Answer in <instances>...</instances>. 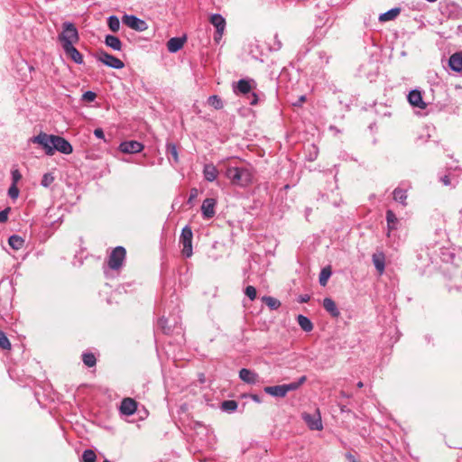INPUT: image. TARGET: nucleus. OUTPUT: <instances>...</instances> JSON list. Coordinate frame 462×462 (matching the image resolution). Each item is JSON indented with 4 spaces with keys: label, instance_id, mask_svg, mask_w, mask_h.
I'll list each match as a JSON object with an SVG mask.
<instances>
[{
    "label": "nucleus",
    "instance_id": "nucleus-1",
    "mask_svg": "<svg viewBox=\"0 0 462 462\" xmlns=\"http://www.w3.org/2000/svg\"><path fill=\"white\" fill-rule=\"evenodd\" d=\"M233 185L245 187L253 180V172L247 167L228 166L225 173Z\"/></svg>",
    "mask_w": 462,
    "mask_h": 462
},
{
    "label": "nucleus",
    "instance_id": "nucleus-2",
    "mask_svg": "<svg viewBox=\"0 0 462 462\" xmlns=\"http://www.w3.org/2000/svg\"><path fill=\"white\" fill-rule=\"evenodd\" d=\"M61 43L62 49L74 45L79 40V35L77 27L70 22L62 23V32L58 36Z\"/></svg>",
    "mask_w": 462,
    "mask_h": 462
},
{
    "label": "nucleus",
    "instance_id": "nucleus-3",
    "mask_svg": "<svg viewBox=\"0 0 462 462\" xmlns=\"http://www.w3.org/2000/svg\"><path fill=\"white\" fill-rule=\"evenodd\" d=\"M253 85H255L254 79H242L236 82V85L234 87V92L236 94H243L249 95L251 94L252 99L250 100V105L254 106L258 102L257 95L254 92H252Z\"/></svg>",
    "mask_w": 462,
    "mask_h": 462
},
{
    "label": "nucleus",
    "instance_id": "nucleus-4",
    "mask_svg": "<svg viewBox=\"0 0 462 462\" xmlns=\"http://www.w3.org/2000/svg\"><path fill=\"white\" fill-rule=\"evenodd\" d=\"M126 250L125 247L118 245L115 247L110 253L107 259V265L111 270L117 271L122 266L125 260Z\"/></svg>",
    "mask_w": 462,
    "mask_h": 462
},
{
    "label": "nucleus",
    "instance_id": "nucleus-5",
    "mask_svg": "<svg viewBox=\"0 0 462 462\" xmlns=\"http://www.w3.org/2000/svg\"><path fill=\"white\" fill-rule=\"evenodd\" d=\"M193 233L189 226H185L180 233V243L182 245V254L189 258L192 255Z\"/></svg>",
    "mask_w": 462,
    "mask_h": 462
},
{
    "label": "nucleus",
    "instance_id": "nucleus-6",
    "mask_svg": "<svg viewBox=\"0 0 462 462\" xmlns=\"http://www.w3.org/2000/svg\"><path fill=\"white\" fill-rule=\"evenodd\" d=\"M54 135L41 132L38 135L31 138V142L41 145L47 155H52V143Z\"/></svg>",
    "mask_w": 462,
    "mask_h": 462
},
{
    "label": "nucleus",
    "instance_id": "nucleus-7",
    "mask_svg": "<svg viewBox=\"0 0 462 462\" xmlns=\"http://www.w3.org/2000/svg\"><path fill=\"white\" fill-rule=\"evenodd\" d=\"M97 59L109 68L121 69L125 67V63L121 60L105 51H99Z\"/></svg>",
    "mask_w": 462,
    "mask_h": 462
},
{
    "label": "nucleus",
    "instance_id": "nucleus-8",
    "mask_svg": "<svg viewBox=\"0 0 462 462\" xmlns=\"http://www.w3.org/2000/svg\"><path fill=\"white\" fill-rule=\"evenodd\" d=\"M301 418L310 430H321L323 429L321 416L319 410H317L313 414L303 412L301 414Z\"/></svg>",
    "mask_w": 462,
    "mask_h": 462
},
{
    "label": "nucleus",
    "instance_id": "nucleus-9",
    "mask_svg": "<svg viewBox=\"0 0 462 462\" xmlns=\"http://www.w3.org/2000/svg\"><path fill=\"white\" fill-rule=\"evenodd\" d=\"M122 22L129 28L134 29L137 32H143L148 28L147 23L144 20H142L133 14H125L122 18Z\"/></svg>",
    "mask_w": 462,
    "mask_h": 462
},
{
    "label": "nucleus",
    "instance_id": "nucleus-10",
    "mask_svg": "<svg viewBox=\"0 0 462 462\" xmlns=\"http://www.w3.org/2000/svg\"><path fill=\"white\" fill-rule=\"evenodd\" d=\"M52 154L58 151L63 154H70L73 151L72 145L63 137L54 135L52 143Z\"/></svg>",
    "mask_w": 462,
    "mask_h": 462
},
{
    "label": "nucleus",
    "instance_id": "nucleus-11",
    "mask_svg": "<svg viewBox=\"0 0 462 462\" xmlns=\"http://www.w3.org/2000/svg\"><path fill=\"white\" fill-rule=\"evenodd\" d=\"M210 23L216 28L217 32L215 40L217 41V39H220L224 33L226 28V20L221 14H214L210 17Z\"/></svg>",
    "mask_w": 462,
    "mask_h": 462
},
{
    "label": "nucleus",
    "instance_id": "nucleus-12",
    "mask_svg": "<svg viewBox=\"0 0 462 462\" xmlns=\"http://www.w3.org/2000/svg\"><path fill=\"white\" fill-rule=\"evenodd\" d=\"M143 149V143L138 141H125L120 143L119 150L124 153H137Z\"/></svg>",
    "mask_w": 462,
    "mask_h": 462
},
{
    "label": "nucleus",
    "instance_id": "nucleus-13",
    "mask_svg": "<svg viewBox=\"0 0 462 462\" xmlns=\"http://www.w3.org/2000/svg\"><path fill=\"white\" fill-rule=\"evenodd\" d=\"M407 98L409 103L414 107L425 109L427 106V104L422 99L421 92L418 89L411 90Z\"/></svg>",
    "mask_w": 462,
    "mask_h": 462
},
{
    "label": "nucleus",
    "instance_id": "nucleus-14",
    "mask_svg": "<svg viewBox=\"0 0 462 462\" xmlns=\"http://www.w3.org/2000/svg\"><path fill=\"white\" fill-rule=\"evenodd\" d=\"M137 409V402L132 398H124L121 402L119 411L121 414L133 415Z\"/></svg>",
    "mask_w": 462,
    "mask_h": 462
},
{
    "label": "nucleus",
    "instance_id": "nucleus-15",
    "mask_svg": "<svg viewBox=\"0 0 462 462\" xmlns=\"http://www.w3.org/2000/svg\"><path fill=\"white\" fill-rule=\"evenodd\" d=\"M239 377L242 381L249 384H256L259 381V375L247 368H242L239 371Z\"/></svg>",
    "mask_w": 462,
    "mask_h": 462
},
{
    "label": "nucleus",
    "instance_id": "nucleus-16",
    "mask_svg": "<svg viewBox=\"0 0 462 462\" xmlns=\"http://www.w3.org/2000/svg\"><path fill=\"white\" fill-rule=\"evenodd\" d=\"M65 54L73 60L76 64L81 65L83 64V56L82 54L74 47V45L63 48Z\"/></svg>",
    "mask_w": 462,
    "mask_h": 462
},
{
    "label": "nucleus",
    "instance_id": "nucleus-17",
    "mask_svg": "<svg viewBox=\"0 0 462 462\" xmlns=\"http://www.w3.org/2000/svg\"><path fill=\"white\" fill-rule=\"evenodd\" d=\"M185 42L186 37H172L167 42V49L170 52L175 53L183 47Z\"/></svg>",
    "mask_w": 462,
    "mask_h": 462
},
{
    "label": "nucleus",
    "instance_id": "nucleus-18",
    "mask_svg": "<svg viewBox=\"0 0 462 462\" xmlns=\"http://www.w3.org/2000/svg\"><path fill=\"white\" fill-rule=\"evenodd\" d=\"M263 391L265 393L278 398H283L287 395L284 384L266 386Z\"/></svg>",
    "mask_w": 462,
    "mask_h": 462
},
{
    "label": "nucleus",
    "instance_id": "nucleus-19",
    "mask_svg": "<svg viewBox=\"0 0 462 462\" xmlns=\"http://www.w3.org/2000/svg\"><path fill=\"white\" fill-rule=\"evenodd\" d=\"M448 65L451 70L462 71V52H455L449 57Z\"/></svg>",
    "mask_w": 462,
    "mask_h": 462
},
{
    "label": "nucleus",
    "instance_id": "nucleus-20",
    "mask_svg": "<svg viewBox=\"0 0 462 462\" xmlns=\"http://www.w3.org/2000/svg\"><path fill=\"white\" fill-rule=\"evenodd\" d=\"M323 308L331 315L333 318H337L340 315V311L337 307L336 302L331 298H325L323 300Z\"/></svg>",
    "mask_w": 462,
    "mask_h": 462
},
{
    "label": "nucleus",
    "instance_id": "nucleus-21",
    "mask_svg": "<svg viewBox=\"0 0 462 462\" xmlns=\"http://www.w3.org/2000/svg\"><path fill=\"white\" fill-rule=\"evenodd\" d=\"M218 174V171L213 163H208L204 165L203 175L206 180L214 181Z\"/></svg>",
    "mask_w": 462,
    "mask_h": 462
},
{
    "label": "nucleus",
    "instance_id": "nucleus-22",
    "mask_svg": "<svg viewBox=\"0 0 462 462\" xmlns=\"http://www.w3.org/2000/svg\"><path fill=\"white\" fill-rule=\"evenodd\" d=\"M372 260L379 274H383L385 269V256L383 253L374 254L372 256Z\"/></svg>",
    "mask_w": 462,
    "mask_h": 462
},
{
    "label": "nucleus",
    "instance_id": "nucleus-23",
    "mask_svg": "<svg viewBox=\"0 0 462 462\" xmlns=\"http://www.w3.org/2000/svg\"><path fill=\"white\" fill-rule=\"evenodd\" d=\"M386 221H387V229H388V236H390V233L393 230H396L399 226V219L397 218L396 215L393 212V210L389 209L386 212Z\"/></svg>",
    "mask_w": 462,
    "mask_h": 462
},
{
    "label": "nucleus",
    "instance_id": "nucleus-24",
    "mask_svg": "<svg viewBox=\"0 0 462 462\" xmlns=\"http://www.w3.org/2000/svg\"><path fill=\"white\" fill-rule=\"evenodd\" d=\"M105 44L113 49L114 51H121L122 50V42L117 36L107 34L105 37Z\"/></svg>",
    "mask_w": 462,
    "mask_h": 462
},
{
    "label": "nucleus",
    "instance_id": "nucleus-25",
    "mask_svg": "<svg viewBox=\"0 0 462 462\" xmlns=\"http://www.w3.org/2000/svg\"><path fill=\"white\" fill-rule=\"evenodd\" d=\"M166 153L168 155V160L171 163H178L179 162V153L177 150V146L172 143H168L166 144Z\"/></svg>",
    "mask_w": 462,
    "mask_h": 462
},
{
    "label": "nucleus",
    "instance_id": "nucleus-26",
    "mask_svg": "<svg viewBox=\"0 0 462 462\" xmlns=\"http://www.w3.org/2000/svg\"><path fill=\"white\" fill-rule=\"evenodd\" d=\"M401 13V8L394 7L379 15V21L382 23L394 20Z\"/></svg>",
    "mask_w": 462,
    "mask_h": 462
},
{
    "label": "nucleus",
    "instance_id": "nucleus-27",
    "mask_svg": "<svg viewBox=\"0 0 462 462\" xmlns=\"http://www.w3.org/2000/svg\"><path fill=\"white\" fill-rule=\"evenodd\" d=\"M297 321L301 329L305 332H310L313 329V324L308 317L300 314L297 317Z\"/></svg>",
    "mask_w": 462,
    "mask_h": 462
},
{
    "label": "nucleus",
    "instance_id": "nucleus-28",
    "mask_svg": "<svg viewBox=\"0 0 462 462\" xmlns=\"http://www.w3.org/2000/svg\"><path fill=\"white\" fill-rule=\"evenodd\" d=\"M306 381H307V376L302 375L295 382H292L290 383H285L284 386L286 389V393H288L289 392L298 390Z\"/></svg>",
    "mask_w": 462,
    "mask_h": 462
},
{
    "label": "nucleus",
    "instance_id": "nucleus-29",
    "mask_svg": "<svg viewBox=\"0 0 462 462\" xmlns=\"http://www.w3.org/2000/svg\"><path fill=\"white\" fill-rule=\"evenodd\" d=\"M332 274L331 267L326 266L321 269V272L319 273V282L321 286H326L328 283V279L330 278Z\"/></svg>",
    "mask_w": 462,
    "mask_h": 462
},
{
    "label": "nucleus",
    "instance_id": "nucleus-30",
    "mask_svg": "<svg viewBox=\"0 0 462 462\" xmlns=\"http://www.w3.org/2000/svg\"><path fill=\"white\" fill-rule=\"evenodd\" d=\"M8 243L13 249L19 250L23 246L24 240L20 236L13 235L9 237Z\"/></svg>",
    "mask_w": 462,
    "mask_h": 462
},
{
    "label": "nucleus",
    "instance_id": "nucleus-31",
    "mask_svg": "<svg viewBox=\"0 0 462 462\" xmlns=\"http://www.w3.org/2000/svg\"><path fill=\"white\" fill-rule=\"evenodd\" d=\"M262 301L264 302L272 310H277L281 307V301L271 296H263Z\"/></svg>",
    "mask_w": 462,
    "mask_h": 462
},
{
    "label": "nucleus",
    "instance_id": "nucleus-32",
    "mask_svg": "<svg viewBox=\"0 0 462 462\" xmlns=\"http://www.w3.org/2000/svg\"><path fill=\"white\" fill-rule=\"evenodd\" d=\"M393 195L395 202H403L407 199V189L402 187H397L393 190Z\"/></svg>",
    "mask_w": 462,
    "mask_h": 462
},
{
    "label": "nucleus",
    "instance_id": "nucleus-33",
    "mask_svg": "<svg viewBox=\"0 0 462 462\" xmlns=\"http://www.w3.org/2000/svg\"><path fill=\"white\" fill-rule=\"evenodd\" d=\"M82 361L88 367H93L97 364V358L93 353L85 352L82 354Z\"/></svg>",
    "mask_w": 462,
    "mask_h": 462
},
{
    "label": "nucleus",
    "instance_id": "nucleus-34",
    "mask_svg": "<svg viewBox=\"0 0 462 462\" xmlns=\"http://www.w3.org/2000/svg\"><path fill=\"white\" fill-rule=\"evenodd\" d=\"M201 210L203 217L209 219L215 215V204H202Z\"/></svg>",
    "mask_w": 462,
    "mask_h": 462
},
{
    "label": "nucleus",
    "instance_id": "nucleus-35",
    "mask_svg": "<svg viewBox=\"0 0 462 462\" xmlns=\"http://www.w3.org/2000/svg\"><path fill=\"white\" fill-rule=\"evenodd\" d=\"M107 26L113 32H116L120 29V21L116 15H110L107 18Z\"/></svg>",
    "mask_w": 462,
    "mask_h": 462
},
{
    "label": "nucleus",
    "instance_id": "nucleus-36",
    "mask_svg": "<svg viewBox=\"0 0 462 462\" xmlns=\"http://www.w3.org/2000/svg\"><path fill=\"white\" fill-rule=\"evenodd\" d=\"M237 407L238 403L234 400L224 401L221 403V409L226 412H233L237 409Z\"/></svg>",
    "mask_w": 462,
    "mask_h": 462
},
{
    "label": "nucleus",
    "instance_id": "nucleus-37",
    "mask_svg": "<svg viewBox=\"0 0 462 462\" xmlns=\"http://www.w3.org/2000/svg\"><path fill=\"white\" fill-rule=\"evenodd\" d=\"M208 104L217 110H219L224 106L222 99L217 95L210 96L208 98Z\"/></svg>",
    "mask_w": 462,
    "mask_h": 462
},
{
    "label": "nucleus",
    "instance_id": "nucleus-38",
    "mask_svg": "<svg viewBox=\"0 0 462 462\" xmlns=\"http://www.w3.org/2000/svg\"><path fill=\"white\" fill-rule=\"evenodd\" d=\"M158 326L160 327L162 331L166 335H169L171 332V327L168 324V319L164 317L159 319Z\"/></svg>",
    "mask_w": 462,
    "mask_h": 462
},
{
    "label": "nucleus",
    "instance_id": "nucleus-39",
    "mask_svg": "<svg viewBox=\"0 0 462 462\" xmlns=\"http://www.w3.org/2000/svg\"><path fill=\"white\" fill-rule=\"evenodd\" d=\"M0 348L3 350H10L11 343L6 337L5 333L0 329Z\"/></svg>",
    "mask_w": 462,
    "mask_h": 462
},
{
    "label": "nucleus",
    "instance_id": "nucleus-40",
    "mask_svg": "<svg viewBox=\"0 0 462 462\" xmlns=\"http://www.w3.org/2000/svg\"><path fill=\"white\" fill-rule=\"evenodd\" d=\"M97 456L92 449H86L82 454L83 462H96Z\"/></svg>",
    "mask_w": 462,
    "mask_h": 462
},
{
    "label": "nucleus",
    "instance_id": "nucleus-41",
    "mask_svg": "<svg viewBox=\"0 0 462 462\" xmlns=\"http://www.w3.org/2000/svg\"><path fill=\"white\" fill-rule=\"evenodd\" d=\"M439 181L444 185V186H452V187H455L457 183V180H452L451 177H450V173L448 174H445L443 176H440L439 177Z\"/></svg>",
    "mask_w": 462,
    "mask_h": 462
},
{
    "label": "nucleus",
    "instance_id": "nucleus-42",
    "mask_svg": "<svg viewBox=\"0 0 462 462\" xmlns=\"http://www.w3.org/2000/svg\"><path fill=\"white\" fill-rule=\"evenodd\" d=\"M245 294L250 299V300H254L257 294L256 289L252 285H248L245 289Z\"/></svg>",
    "mask_w": 462,
    "mask_h": 462
},
{
    "label": "nucleus",
    "instance_id": "nucleus-43",
    "mask_svg": "<svg viewBox=\"0 0 462 462\" xmlns=\"http://www.w3.org/2000/svg\"><path fill=\"white\" fill-rule=\"evenodd\" d=\"M8 196L11 199L14 200L19 196V189L17 188V185L12 184L10 188L8 189Z\"/></svg>",
    "mask_w": 462,
    "mask_h": 462
},
{
    "label": "nucleus",
    "instance_id": "nucleus-44",
    "mask_svg": "<svg viewBox=\"0 0 462 462\" xmlns=\"http://www.w3.org/2000/svg\"><path fill=\"white\" fill-rule=\"evenodd\" d=\"M53 180L54 177L51 173H45L42 179V185L43 187H49Z\"/></svg>",
    "mask_w": 462,
    "mask_h": 462
},
{
    "label": "nucleus",
    "instance_id": "nucleus-45",
    "mask_svg": "<svg viewBox=\"0 0 462 462\" xmlns=\"http://www.w3.org/2000/svg\"><path fill=\"white\" fill-rule=\"evenodd\" d=\"M96 97L97 94L91 90L86 91L82 96V99L87 102H93Z\"/></svg>",
    "mask_w": 462,
    "mask_h": 462
},
{
    "label": "nucleus",
    "instance_id": "nucleus-46",
    "mask_svg": "<svg viewBox=\"0 0 462 462\" xmlns=\"http://www.w3.org/2000/svg\"><path fill=\"white\" fill-rule=\"evenodd\" d=\"M11 174H12V184L16 185L17 182L21 180L22 175L17 169L12 170Z\"/></svg>",
    "mask_w": 462,
    "mask_h": 462
},
{
    "label": "nucleus",
    "instance_id": "nucleus-47",
    "mask_svg": "<svg viewBox=\"0 0 462 462\" xmlns=\"http://www.w3.org/2000/svg\"><path fill=\"white\" fill-rule=\"evenodd\" d=\"M61 209V206H58V207H54V206H51L48 208L47 209V217H49V220L50 222H53L55 221V219L52 220V213L55 211V210H60Z\"/></svg>",
    "mask_w": 462,
    "mask_h": 462
},
{
    "label": "nucleus",
    "instance_id": "nucleus-48",
    "mask_svg": "<svg viewBox=\"0 0 462 462\" xmlns=\"http://www.w3.org/2000/svg\"><path fill=\"white\" fill-rule=\"evenodd\" d=\"M10 210V208H6L0 211V223H5L7 221Z\"/></svg>",
    "mask_w": 462,
    "mask_h": 462
},
{
    "label": "nucleus",
    "instance_id": "nucleus-49",
    "mask_svg": "<svg viewBox=\"0 0 462 462\" xmlns=\"http://www.w3.org/2000/svg\"><path fill=\"white\" fill-rule=\"evenodd\" d=\"M282 42L280 41V39L278 37V34H275L274 35V43L272 46V50L279 51L282 48Z\"/></svg>",
    "mask_w": 462,
    "mask_h": 462
},
{
    "label": "nucleus",
    "instance_id": "nucleus-50",
    "mask_svg": "<svg viewBox=\"0 0 462 462\" xmlns=\"http://www.w3.org/2000/svg\"><path fill=\"white\" fill-rule=\"evenodd\" d=\"M319 58L321 63L328 64V56L325 51H319Z\"/></svg>",
    "mask_w": 462,
    "mask_h": 462
},
{
    "label": "nucleus",
    "instance_id": "nucleus-51",
    "mask_svg": "<svg viewBox=\"0 0 462 462\" xmlns=\"http://www.w3.org/2000/svg\"><path fill=\"white\" fill-rule=\"evenodd\" d=\"M310 300V296L309 294H300L298 297V302L306 303Z\"/></svg>",
    "mask_w": 462,
    "mask_h": 462
},
{
    "label": "nucleus",
    "instance_id": "nucleus-52",
    "mask_svg": "<svg viewBox=\"0 0 462 462\" xmlns=\"http://www.w3.org/2000/svg\"><path fill=\"white\" fill-rule=\"evenodd\" d=\"M94 135L97 138H99V139H104L105 138V134H104V131H103L102 128H96L94 130Z\"/></svg>",
    "mask_w": 462,
    "mask_h": 462
},
{
    "label": "nucleus",
    "instance_id": "nucleus-53",
    "mask_svg": "<svg viewBox=\"0 0 462 462\" xmlns=\"http://www.w3.org/2000/svg\"><path fill=\"white\" fill-rule=\"evenodd\" d=\"M305 100H306V97L305 96H300L299 97V100L296 103H294L293 105L294 106H300L301 103H303Z\"/></svg>",
    "mask_w": 462,
    "mask_h": 462
},
{
    "label": "nucleus",
    "instance_id": "nucleus-54",
    "mask_svg": "<svg viewBox=\"0 0 462 462\" xmlns=\"http://www.w3.org/2000/svg\"><path fill=\"white\" fill-rule=\"evenodd\" d=\"M346 458L348 459L349 462H357L355 458V457L351 454V453H347L346 455Z\"/></svg>",
    "mask_w": 462,
    "mask_h": 462
},
{
    "label": "nucleus",
    "instance_id": "nucleus-55",
    "mask_svg": "<svg viewBox=\"0 0 462 462\" xmlns=\"http://www.w3.org/2000/svg\"><path fill=\"white\" fill-rule=\"evenodd\" d=\"M203 202L209 203V202H216V200H215V199H212V198H207L203 200Z\"/></svg>",
    "mask_w": 462,
    "mask_h": 462
},
{
    "label": "nucleus",
    "instance_id": "nucleus-56",
    "mask_svg": "<svg viewBox=\"0 0 462 462\" xmlns=\"http://www.w3.org/2000/svg\"><path fill=\"white\" fill-rule=\"evenodd\" d=\"M252 399H253L254 402H260V398H259V396H257V395H253Z\"/></svg>",
    "mask_w": 462,
    "mask_h": 462
},
{
    "label": "nucleus",
    "instance_id": "nucleus-57",
    "mask_svg": "<svg viewBox=\"0 0 462 462\" xmlns=\"http://www.w3.org/2000/svg\"><path fill=\"white\" fill-rule=\"evenodd\" d=\"M329 129H330V130H333V131H334V132H336V133H339V132H340V131H339L336 126H332V125H331V126L329 127Z\"/></svg>",
    "mask_w": 462,
    "mask_h": 462
},
{
    "label": "nucleus",
    "instance_id": "nucleus-58",
    "mask_svg": "<svg viewBox=\"0 0 462 462\" xmlns=\"http://www.w3.org/2000/svg\"><path fill=\"white\" fill-rule=\"evenodd\" d=\"M364 386V383L362 382L357 383V387L362 388Z\"/></svg>",
    "mask_w": 462,
    "mask_h": 462
},
{
    "label": "nucleus",
    "instance_id": "nucleus-59",
    "mask_svg": "<svg viewBox=\"0 0 462 462\" xmlns=\"http://www.w3.org/2000/svg\"><path fill=\"white\" fill-rule=\"evenodd\" d=\"M310 208H306V217H308V216H309V212H310Z\"/></svg>",
    "mask_w": 462,
    "mask_h": 462
},
{
    "label": "nucleus",
    "instance_id": "nucleus-60",
    "mask_svg": "<svg viewBox=\"0 0 462 462\" xmlns=\"http://www.w3.org/2000/svg\"><path fill=\"white\" fill-rule=\"evenodd\" d=\"M316 157H317V152L315 153V156H314V157H312V156H311V157L310 158V161H313V160H315V159H316Z\"/></svg>",
    "mask_w": 462,
    "mask_h": 462
},
{
    "label": "nucleus",
    "instance_id": "nucleus-61",
    "mask_svg": "<svg viewBox=\"0 0 462 462\" xmlns=\"http://www.w3.org/2000/svg\"><path fill=\"white\" fill-rule=\"evenodd\" d=\"M63 215H60V217H57L58 220H60L62 218Z\"/></svg>",
    "mask_w": 462,
    "mask_h": 462
},
{
    "label": "nucleus",
    "instance_id": "nucleus-62",
    "mask_svg": "<svg viewBox=\"0 0 462 462\" xmlns=\"http://www.w3.org/2000/svg\"><path fill=\"white\" fill-rule=\"evenodd\" d=\"M191 200H192V197L189 198L188 202H191Z\"/></svg>",
    "mask_w": 462,
    "mask_h": 462
},
{
    "label": "nucleus",
    "instance_id": "nucleus-63",
    "mask_svg": "<svg viewBox=\"0 0 462 462\" xmlns=\"http://www.w3.org/2000/svg\"><path fill=\"white\" fill-rule=\"evenodd\" d=\"M103 462H110L108 459H105Z\"/></svg>",
    "mask_w": 462,
    "mask_h": 462
}]
</instances>
